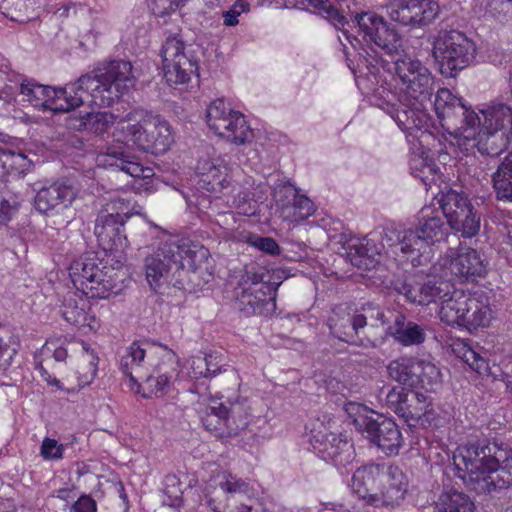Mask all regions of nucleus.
<instances>
[{
  "instance_id": "obj_1",
  "label": "nucleus",
  "mask_w": 512,
  "mask_h": 512,
  "mask_svg": "<svg viewBox=\"0 0 512 512\" xmlns=\"http://www.w3.org/2000/svg\"><path fill=\"white\" fill-rule=\"evenodd\" d=\"M136 78L129 61L115 60L82 75L64 88L36 87L35 107L69 111L81 106L87 98L100 106H110L134 88Z\"/></svg>"
},
{
  "instance_id": "obj_2",
  "label": "nucleus",
  "mask_w": 512,
  "mask_h": 512,
  "mask_svg": "<svg viewBox=\"0 0 512 512\" xmlns=\"http://www.w3.org/2000/svg\"><path fill=\"white\" fill-rule=\"evenodd\" d=\"M457 476L470 490L487 494L512 485V449L483 439L460 446L453 456Z\"/></svg>"
},
{
  "instance_id": "obj_3",
  "label": "nucleus",
  "mask_w": 512,
  "mask_h": 512,
  "mask_svg": "<svg viewBox=\"0 0 512 512\" xmlns=\"http://www.w3.org/2000/svg\"><path fill=\"white\" fill-rule=\"evenodd\" d=\"M439 317L448 325H458L471 332L488 327L493 314L488 298L483 293L471 294L453 290L451 296L441 305Z\"/></svg>"
},
{
  "instance_id": "obj_4",
  "label": "nucleus",
  "mask_w": 512,
  "mask_h": 512,
  "mask_svg": "<svg viewBox=\"0 0 512 512\" xmlns=\"http://www.w3.org/2000/svg\"><path fill=\"white\" fill-rule=\"evenodd\" d=\"M346 412L355 429L386 454H398L403 437L394 420L375 414L366 406L350 402Z\"/></svg>"
},
{
  "instance_id": "obj_5",
  "label": "nucleus",
  "mask_w": 512,
  "mask_h": 512,
  "mask_svg": "<svg viewBox=\"0 0 512 512\" xmlns=\"http://www.w3.org/2000/svg\"><path fill=\"white\" fill-rule=\"evenodd\" d=\"M69 275L75 288L88 298L105 299L117 293L116 272L106 266L95 252H88L74 261Z\"/></svg>"
},
{
  "instance_id": "obj_6",
  "label": "nucleus",
  "mask_w": 512,
  "mask_h": 512,
  "mask_svg": "<svg viewBox=\"0 0 512 512\" xmlns=\"http://www.w3.org/2000/svg\"><path fill=\"white\" fill-rule=\"evenodd\" d=\"M368 321H379L382 325L387 323L384 311L373 303L363 304L359 309H352L347 305H338L329 317L328 325L331 334L350 345L374 346L370 340L366 342L360 337V330L367 326Z\"/></svg>"
},
{
  "instance_id": "obj_7",
  "label": "nucleus",
  "mask_w": 512,
  "mask_h": 512,
  "mask_svg": "<svg viewBox=\"0 0 512 512\" xmlns=\"http://www.w3.org/2000/svg\"><path fill=\"white\" fill-rule=\"evenodd\" d=\"M432 55L446 77H455L474 60L476 46L458 30L441 29L433 36Z\"/></svg>"
},
{
  "instance_id": "obj_8",
  "label": "nucleus",
  "mask_w": 512,
  "mask_h": 512,
  "mask_svg": "<svg viewBox=\"0 0 512 512\" xmlns=\"http://www.w3.org/2000/svg\"><path fill=\"white\" fill-rule=\"evenodd\" d=\"M451 231V227L443 213V210L424 207L420 212L418 226L415 230H393L397 246L403 254L420 252L427 246L445 241Z\"/></svg>"
},
{
  "instance_id": "obj_9",
  "label": "nucleus",
  "mask_w": 512,
  "mask_h": 512,
  "mask_svg": "<svg viewBox=\"0 0 512 512\" xmlns=\"http://www.w3.org/2000/svg\"><path fill=\"white\" fill-rule=\"evenodd\" d=\"M245 399L237 397L218 403L211 400L201 416L203 426L216 438H229L239 434L249 423Z\"/></svg>"
},
{
  "instance_id": "obj_10",
  "label": "nucleus",
  "mask_w": 512,
  "mask_h": 512,
  "mask_svg": "<svg viewBox=\"0 0 512 512\" xmlns=\"http://www.w3.org/2000/svg\"><path fill=\"white\" fill-rule=\"evenodd\" d=\"M279 284L270 283L268 273H247L234 290L237 308L245 315H267L276 308V291Z\"/></svg>"
},
{
  "instance_id": "obj_11",
  "label": "nucleus",
  "mask_w": 512,
  "mask_h": 512,
  "mask_svg": "<svg viewBox=\"0 0 512 512\" xmlns=\"http://www.w3.org/2000/svg\"><path fill=\"white\" fill-rule=\"evenodd\" d=\"M388 71L399 79L406 96L421 106L431 101L434 91V77L429 69L417 58L402 53L396 57Z\"/></svg>"
},
{
  "instance_id": "obj_12",
  "label": "nucleus",
  "mask_w": 512,
  "mask_h": 512,
  "mask_svg": "<svg viewBox=\"0 0 512 512\" xmlns=\"http://www.w3.org/2000/svg\"><path fill=\"white\" fill-rule=\"evenodd\" d=\"M193 251L185 245L175 242L162 243L156 251L144 260L146 279L154 291L172 281L170 274L180 272L184 268V260L190 258Z\"/></svg>"
},
{
  "instance_id": "obj_13",
  "label": "nucleus",
  "mask_w": 512,
  "mask_h": 512,
  "mask_svg": "<svg viewBox=\"0 0 512 512\" xmlns=\"http://www.w3.org/2000/svg\"><path fill=\"white\" fill-rule=\"evenodd\" d=\"M126 131V140L138 149L155 155L167 152L173 143L169 123L159 115H148L136 124L121 126Z\"/></svg>"
},
{
  "instance_id": "obj_14",
  "label": "nucleus",
  "mask_w": 512,
  "mask_h": 512,
  "mask_svg": "<svg viewBox=\"0 0 512 512\" xmlns=\"http://www.w3.org/2000/svg\"><path fill=\"white\" fill-rule=\"evenodd\" d=\"M251 489L244 480L233 476L227 471L217 473L210 479L205 498L207 505L214 511L220 512L218 504L225 503L236 512H252V506L246 501L250 500Z\"/></svg>"
},
{
  "instance_id": "obj_15",
  "label": "nucleus",
  "mask_w": 512,
  "mask_h": 512,
  "mask_svg": "<svg viewBox=\"0 0 512 512\" xmlns=\"http://www.w3.org/2000/svg\"><path fill=\"white\" fill-rule=\"evenodd\" d=\"M108 206L112 211L106 209L98 214L94 233L104 250L122 252L129 246L124 234V224L129 217V202L117 199Z\"/></svg>"
},
{
  "instance_id": "obj_16",
  "label": "nucleus",
  "mask_w": 512,
  "mask_h": 512,
  "mask_svg": "<svg viewBox=\"0 0 512 512\" xmlns=\"http://www.w3.org/2000/svg\"><path fill=\"white\" fill-rule=\"evenodd\" d=\"M386 406L410 426L424 425L434 417L428 397L404 387H393L385 397Z\"/></svg>"
},
{
  "instance_id": "obj_17",
  "label": "nucleus",
  "mask_w": 512,
  "mask_h": 512,
  "mask_svg": "<svg viewBox=\"0 0 512 512\" xmlns=\"http://www.w3.org/2000/svg\"><path fill=\"white\" fill-rule=\"evenodd\" d=\"M438 202L451 230L460 232L465 238H471L479 232L480 215L465 195L449 190L441 195Z\"/></svg>"
},
{
  "instance_id": "obj_18",
  "label": "nucleus",
  "mask_w": 512,
  "mask_h": 512,
  "mask_svg": "<svg viewBox=\"0 0 512 512\" xmlns=\"http://www.w3.org/2000/svg\"><path fill=\"white\" fill-rule=\"evenodd\" d=\"M206 118L210 129L234 144H244L251 134L244 115L227 107L223 99L208 106Z\"/></svg>"
},
{
  "instance_id": "obj_19",
  "label": "nucleus",
  "mask_w": 512,
  "mask_h": 512,
  "mask_svg": "<svg viewBox=\"0 0 512 512\" xmlns=\"http://www.w3.org/2000/svg\"><path fill=\"white\" fill-rule=\"evenodd\" d=\"M161 56L164 77L170 85L187 83L191 75L198 70L197 61L178 36H170L166 39L161 49Z\"/></svg>"
},
{
  "instance_id": "obj_20",
  "label": "nucleus",
  "mask_w": 512,
  "mask_h": 512,
  "mask_svg": "<svg viewBox=\"0 0 512 512\" xmlns=\"http://www.w3.org/2000/svg\"><path fill=\"white\" fill-rule=\"evenodd\" d=\"M359 31L365 41L373 43L389 56H399L402 51V38L397 30L383 17L366 12L355 16Z\"/></svg>"
},
{
  "instance_id": "obj_21",
  "label": "nucleus",
  "mask_w": 512,
  "mask_h": 512,
  "mask_svg": "<svg viewBox=\"0 0 512 512\" xmlns=\"http://www.w3.org/2000/svg\"><path fill=\"white\" fill-rule=\"evenodd\" d=\"M441 266L445 269L443 276L449 274L461 281L482 277L486 272L485 265L475 249L461 247L449 249L442 258Z\"/></svg>"
},
{
  "instance_id": "obj_22",
  "label": "nucleus",
  "mask_w": 512,
  "mask_h": 512,
  "mask_svg": "<svg viewBox=\"0 0 512 512\" xmlns=\"http://www.w3.org/2000/svg\"><path fill=\"white\" fill-rule=\"evenodd\" d=\"M396 290L412 303L428 305L438 300L442 302L447 300L453 292V285L449 280L434 276L428 277L426 280L416 285H413L412 282L403 281L396 286ZM442 304L443 303H441V305Z\"/></svg>"
},
{
  "instance_id": "obj_23",
  "label": "nucleus",
  "mask_w": 512,
  "mask_h": 512,
  "mask_svg": "<svg viewBox=\"0 0 512 512\" xmlns=\"http://www.w3.org/2000/svg\"><path fill=\"white\" fill-rule=\"evenodd\" d=\"M313 438V447L322 454L323 459L333 462L337 467H346L353 462L355 449L346 435L319 432Z\"/></svg>"
},
{
  "instance_id": "obj_24",
  "label": "nucleus",
  "mask_w": 512,
  "mask_h": 512,
  "mask_svg": "<svg viewBox=\"0 0 512 512\" xmlns=\"http://www.w3.org/2000/svg\"><path fill=\"white\" fill-rule=\"evenodd\" d=\"M407 487L408 479L398 466L386 467L372 506L388 509L399 506L404 500Z\"/></svg>"
},
{
  "instance_id": "obj_25",
  "label": "nucleus",
  "mask_w": 512,
  "mask_h": 512,
  "mask_svg": "<svg viewBox=\"0 0 512 512\" xmlns=\"http://www.w3.org/2000/svg\"><path fill=\"white\" fill-rule=\"evenodd\" d=\"M77 196L75 187L65 181H57L38 190L34 204L41 213L58 212L69 207Z\"/></svg>"
},
{
  "instance_id": "obj_26",
  "label": "nucleus",
  "mask_w": 512,
  "mask_h": 512,
  "mask_svg": "<svg viewBox=\"0 0 512 512\" xmlns=\"http://www.w3.org/2000/svg\"><path fill=\"white\" fill-rule=\"evenodd\" d=\"M97 164L118 170L133 178L148 179L153 176V170L144 167L134 155L115 147H109L105 152L100 153L97 156Z\"/></svg>"
},
{
  "instance_id": "obj_27",
  "label": "nucleus",
  "mask_w": 512,
  "mask_h": 512,
  "mask_svg": "<svg viewBox=\"0 0 512 512\" xmlns=\"http://www.w3.org/2000/svg\"><path fill=\"white\" fill-rule=\"evenodd\" d=\"M277 203L281 205L285 218L301 222L311 216L315 209L313 202L305 195L299 194L290 183L282 185L276 191Z\"/></svg>"
},
{
  "instance_id": "obj_28",
  "label": "nucleus",
  "mask_w": 512,
  "mask_h": 512,
  "mask_svg": "<svg viewBox=\"0 0 512 512\" xmlns=\"http://www.w3.org/2000/svg\"><path fill=\"white\" fill-rule=\"evenodd\" d=\"M385 470L386 467L379 464L359 467L351 479L352 492L365 504L372 506Z\"/></svg>"
},
{
  "instance_id": "obj_29",
  "label": "nucleus",
  "mask_w": 512,
  "mask_h": 512,
  "mask_svg": "<svg viewBox=\"0 0 512 512\" xmlns=\"http://www.w3.org/2000/svg\"><path fill=\"white\" fill-rule=\"evenodd\" d=\"M465 131L467 132L465 138L470 142L469 145L476 148L483 156L498 157L512 143V135L486 128L483 125L476 133L468 129Z\"/></svg>"
},
{
  "instance_id": "obj_30",
  "label": "nucleus",
  "mask_w": 512,
  "mask_h": 512,
  "mask_svg": "<svg viewBox=\"0 0 512 512\" xmlns=\"http://www.w3.org/2000/svg\"><path fill=\"white\" fill-rule=\"evenodd\" d=\"M433 105L443 127L458 126L459 117L466 113V105L462 99L446 88L437 91Z\"/></svg>"
},
{
  "instance_id": "obj_31",
  "label": "nucleus",
  "mask_w": 512,
  "mask_h": 512,
  "mask_svg": "<svg viewBox=\"0 0 512 512\" xmlns=\"http://www.w3.org/2000/svg\"><path fill=\"white\" fill-rule=\"evenodd\" d=\"M90 306L86 299L77 297L74 293H68L64 298L60 312L63 318L78 328H95L96 319L89 313Z\"/></svg>"
},
{
  "instance_id": "obj_32",
  "label": "nucleus",
  "mask_w": 512,
  "mask_h": 512,
  "mask_svg": "<svg viewBox=\"0 0 512 512\" xmlns=\"http://www.w3.org/2000/svg\"><path fill=\"white\" fill-rule=\"evenodd\" d=\"M386 334L404 346L420 345L426 339L424 327L407 321L406 317L400 313L396 315L393 324L387 328Z\"/></svg>"
},
{
  "instance_id": "obj_33",
  "label": "nucleus",
  "mask_w": 512,
  "mask_h": 512,
  "mask_svg": "<svg viewBox=\"0 0 512 512\" xmlns=\"http://www.w3.org/2000/svg\"><path fill=\"white\" fill-rule=\"evenodd\" d=\"M148 350L139 343L134 342L126 349V353L121 357L120 369L124 375L130 378L132 382H138L144 379L148 371Z\"/></svg>"
},
{
  "instance_id": "obj_34",
  "label": "nucleus",
  "mask_w": 512,
  "mask_h": 512,
  "mask_svg": "<svg viewBox=\"0 0 512 512\" xmlns=\"http://www.w3.org/2000/svg\"><path fill=\"white\" fill-rule=\"evenodd\" d=\"M425 104L422 106L415 101L411 107L400 105L392 108L391 117L403 131H411L413 129H422L428 122V115L424 111Z\"/></svg>"
},
{
  "instance_id": "obj_35",
  "label": "nucleus",
  "mask_w": 512,
  "mask_h": 512,
  "mask_svg": "<svg viewBox=\"0 0 512 512\" xmlns=\"http://www.w3.org/2000/svg\"><path fill=\"white\" fill-rule=\"evenodd\" d=\"M486 128L512 135V109L504 103H493L481 111Z\"/></svg>"
},
{
  "instance_id": "obj_36",
  "label": "nucleus",
  "mask_w": 512,
  "mask_h": 512,
  "mask_svg": "<svg viewBox=\"0 0 512 512\" xmlns=\"http://www.w3.org/2000/svg\"><path fill=\"white\" fill-rule=\"evenodd\" d=\"M346 253L351 264L358 269L370 270L378 263L375 259L377 249L367 239L350 242L346 248Z\"/></svg>"
},
{
  "instance_id": "obj_37",
  "label": "nucleus",
  "mask_w": 512,
  "mask_h": 512,
  "mask_svg": "<svg viewBox=\"0 0 512 512\" xmlns=\"http://www.w3.org/2000/svg\"><path fill=\"white\" fill-rule=\"evenodd\" d=\"M147 363L153 373L174 374L178 367V357L166 346L151 345L148 349Z\"/></svg>"
},
{
  "instance_id": "obj_38",
  "label": "nucleus",
  "mask_w": 512,
  "mask_h": 512,
  "mask_svg": "<svg viewBox=\"0 0 512 512\" xmlns=\"http://www.w3.org/2000/svg\"><path fill=\"white\" fill-rule=\"evenodd\" d=\"M492 182L497 200L512 202V150L498 165Z\"/></svg>"
},
{
  "instance_id": "obj_39",
  "label": "nucleus",
  "mask_w": 512,
  "mask_h": 512,
  "mask_svg": "<svg viewBox=\"0 0 512 512\" xmlns=\"http://www.w3.org/2000/svg\"><path fill=\"white\" fill-rule=\"evenodd\" d=\"M134 113L129 112L124 116L116 115L109 111L87 112V131L101 135L107 132L115 123L124 124L133 120Z\"/></svg>"
},
{
  "instance_id": "obj_40",
  "label": "nucleus",
  "mask_w": 512,
  "mask_h": 512,
  "mask_svg": "<svg viewBox=\"0 0 512 512\" xmlns=\"http://www.w3.org/2000/svg\"><path fill=\"white\" fill-rule=\"evenodd\" d=\"M308 2V5L317 9L318 13L328 20L335 28L341 29L342 34L344 35L345 39L353 46L355 47L356 44H359L360 41L349 34V32L344 28L346 24H348V21L346 17L337 9L335 8L328 0H306Z\"/></svg>"
},
{
  "instance_id": "obj_41",
  "label": "nucleus",
  "mask_w": 512,
  "mask_h": 512,
  "mask_svg": "<svg viewBox=\"0 0 512 512\" xmlns=\"http://www.w3.org/2000/svg\"><path fill=\"white\" fill-rule=\"evenodd\" d=\"M202 176V181L209 186L207 189L212 192H221L227 189L230 181L227 179L228 173L226 166L216 161H205L198 167Z\"/></svg>"
},
{
  "instance_id": "obj_42",
  "label": "nucleus",
  "mask_w": 512,
  "mask_h": 512,
  "mask_svg": "<svg viewBox=\"0 0 512 512\" xmlns=\"http://www.w3.org/2000/svg\"><path fill=\"white\" fill-rule=\"evenodd\" d=\"M436 510L437 512H474L475 506L469 496L463 492L450 490L440 496Z\"/></svg>"
},
{
  "instance_id": "obj_43",
  "label": "nucleus",
  "mask_w": 512,
  "mask_h": 512,
  "mask_svg": "<svg viewBox=\"0 0 512 512\" xmlns=\"http://www.w3.org/2000/svg\"><path fill=\"white\" fill-rule=\"evenodd\" d=\"M205 362L209 368V377H216L218 374H223V380L229 383L232 388L239 386V376L237 372L230 366L223 364V357L217 352L205 354Z\"/></svg>"
},
{
  "instance_id": "obj_44",
  "label": "nucleus",
  "mask_w": 512,
  "mask_h": 512,
  "mask_svg": "<svg viewBox=\"0 0 512 512\" xmlns=\"http://www.w3.org/2000/svg\"><path fill=\"white\" fill-rule=\"evenodd\" d=\"M415 359L400 358L392 361L387 369L390 377L395 381L411 388H415Z\"/></svg>"
},
{
  "instance_id": "obj_45",
  "label": "nucleus",
  "mask_w": 512,
  "mask_h": 512,
  "mask_svg": "<svg viewBox=\"0 0 512 512\" xmlns=\"http://www.w3.org/2000/svg\"><path fill=\"white\" fill-rule=\"evenodd\" d=\"M481 6L474 7L476 14H486L498 20L505 22L512 19V0H477Z\"/></svg>"
},
{
  "instance_id": "obj_46",
  "label": "nucleus",
  "mask_w": 512,
  "mask_h": 512,
  "mask_svg": "<svg viewBox=\"0 0 512 512\" xmlns=\"http://www.w3.org/2000/svg\"><path fill=\"white\" fill-rule=\"evenodd\" d=\"M418 0H394L387 6L390 18L403 26L411 27Z\"/></svg>"
},
{
  "instance_id": "obj_47",
  "label": "nucleus",
  "mask_w": 512,
  "mask_h": 512,
  "mask_svg": "<svg viewBox=\"0 0 512 512\" xmlns=\"http://www.w3.org/2000/svg\"><path fill=\"white\" fill-rule=\"evenodd\" d=\"M415 387L432 388L434 384L440 381V371L431 362L424 360H415Z\"/></svg>"
},
{
  "instance_id": "obj_48",
  "label": "nucleus",
  "mask_w": 512,
  "mask_h": 512,
  "mask_svg": "<svg viewBox=\"0 0 512 512\" xmlns=\"http://www.w3.org/2000/svg\"><path fill=\"white\" fill-rule=\"evenodd\" d=\"M411 28H421L429 25L439 14V4L434 0H418Z\"/></svg>"
},
{
  "instance_id": "obj_49",
  "label": "nucleus",
  "mask_w": 512,
  "mask_h": 512,
  "mask_svg": "<svg viewBox=\"0 0 512 512\" xmlns=\"http://www.w3.org/2000/svg\"><path fill=\"white\" fill-rule=\"evenodd\" d=\"M456 351L458 356L477 373L483 374L489 371L488 361L469 345L462 343L458 345Z\"/></svg>"
},
{
  "instance_id": "obj_50",
  "label": "nucleus",
  "mask_w": 512,
  "mask_h": 512,
  "mask_svg": "<svg viewBox=\"0 0 512 512\" xmlns=\"http://www.w3.org/2000/svg\"><path fill=\"white\" fill-rule=\"evenodd\" d=\"M173 374L146 372L145 380L148 389L155 395H163L169 387Z\"/></svg>"
},
{
  "instance_id": "obj_51",
  "label": "nucleus",
  "mask_w": 512,
  "mask_h": 512,
  "mask_svg": "<svg viewBox=\"0 0 512 512\" xmlns=\"http://www.w3.org/2000/svg\"><path fill=\"white\" fill-rule=\"evenodd\" d=\"M18 344L11 336L0 338V373H5L11 366L14 356L17 354Z\"/></svg>"
},
{
  "instance_id": "obj_52",
  "label": "nucleus",
  "mask_w": 512,
  "mask_h": 512,
  "mask_svg": "<svg viewBox=\"0 0 512 512\" xmlns=\"http://www.w3.org/2000/svg\"><path fill=\"white\" fill-rule=\"evenodd\" d=\"M250 10V4L246 0L235 1L227 10L222 12L225 26H235L239 23L238 17Z\"/></svg>"
},
{
  "instance_id": "obj_53",
  "label": "nucleus",
  "mask_w": 512,
  "mask_h": 512,
  "mask_svg": "<svg viewBox=\"0 0 512 512\" xmlns=\"http://www.w3.org/2000/svg\"><path fill=\"white\" fill-rule=\"evenodd\" d=\"M163 492L170 499V506L176 505L182 497V489L179 478L174 474H168L163 482Z\"/></svg>"
},
{
  "instance_id": "obj_54",
  "label": "nucleus",
  "mask_w": 512,
  "mask_h": 512,
  "mask_svg": "<svg viewBox=\"0 0 512 512\" xmlns=\"http://www.w3.org/2000/svg\"><path fill=\"white\" fill-rule=\"evenodd\" d=\"M64 445L52 438H44L40 454L45 460H59L63 457Z\"/></svg>"
},
{
  "instance_id": "obj_55",
  "label": "nucleus",
  "mask_w": 512,
  "mask_h": 512,
  "mask_svg": "<svg viewBox=\"0 0 512 512\" xmlns=\"http://www.w3.org/2000/svg\"><path fill=\"white\" fill-rule=\"evenodd\" d=\"M30 0H0V12L12 20H17L15 17L18 14L28 9Z\"/></svg>"
},
{
  "instance_id": "obj_56",
  "label": "nucleus",
  "mask_w": 512,
  "mask_h": 512,
  "mask_svg": "<svg viewBox=\"0 0 512 512\" xmlns=\"http://www.w3.org/2000/svg\"><path fill=\"white\" fill-rule=\"evenodd\" d=\"M18 207L19 202L15 199L12 201L6 199L0 200V223L7 224L17 212Z\"/></svg>"
},
{
  "instance_id": "obj_57",
  "label": "nucleus",
  "mask_w": 512,
  "mask_h": 512,
  "mask_svg": "<svg viewBox=\"0 0 512 512\" xmlns=\"http://www.w3.org/2000/svg\"><path fill=\"white\" fill-rule=\"evenodd\" d=\"M96 502L89 495H82L70 507V512H96Z\"/></svg>"
},
{
  "instance_id": "obj_58",
  "label": "nucleus",
  "mask_w": 512,
  "mask_h": 512,
  "mask_svg": "<svg viewBox=\"0 0 512 512\" xmlns=\"http://www.w3.org/2000/svg\"><path fill=\"white\" fill-rule=\"evenodd\" d=\"M87 112L84 114L82 112L74 111L66 118V126L75 131H87Z\"/></svg>"
},
{
  "instance_id": "obj_59",
  "label": "nucleus",
  "mask_w": 512,
  "mask_h": 512,
  "mask_svg": "<svg viewBox=\"0 0 512 512\" xmlns=\"http://www.w3.org/2000/svg\"><path fill=\"white\" fill-rule=\"evenodd\" d=\"M254 245L259 250L270 254V255H276L279 254L280 248L277 242L273 238L269 237H260L257 238L254 242Z\"/></svg>"
},
{
  "instance_id": "obj_60",
  "label": "nucleus",
  "mask_w": 512,
  "mask_h": 512,
  "mask_svg": "<svg viewBox=\"0 0 512 512\" xmlns=\"http://www.w3.org/2000/svg\"><path fill=\"white\" fill-rule=\"evenodd\" d=\"M191 374L192 377L196 379L200 377L210 378L209 368H207V363L205 362L204 357L197 356L192 359Z\"/></svg>"
},
{
  "instance_id": "obj_61",
  "label": "nucleus",
  "mask_w": 512,
  "mask_h": 512,
  "mask_svg": "<svg viewBox=\"0 0 512 512\" xmlns=\"http://www.w3.org/2000/svg\"><path fill=\"white\" fill-rule=\"evenodd\" d=\"M39 86L40 84L29 80H23L20 84V93L26 96L27 101H29L33 106H35V101L37 99L36 87Z\"/></svg>"
},
{
  "instance_id": "obj_62",
  "label": "nucleus",
  "mask_w": 512,
  "mask_h": 512,
  "mask_svg": "<svg viewBox=\"0 0 512 512\" xmlns=\"http://www.w3.org/2000/svg\"><path fill=\"white\" fill-rule=\"evenodd\" d=\"M69 10H73V14L76 15L77 13H83L87 10L85 5H82L80 3H68L66 5H63L62 7L58 8L55 12L59 17H69Z\"/></svg>"
},
{
  "instance_id": "obj_63",
  "label": "nucleus",
  "mask_w": 512,
  "mask_h": 512,
  "mask_svg": "<svg viewBox=\"0 0 512 512\" xmlns=\"http://www.w3.org/2000/svg\"><path fill=\"white\" fill-rule=\"evenodd\" d=\"M477 122L482 123L478 115L466 107V113L462 117H459L458 125H460V128H463L465 125L472 128Z\"/></svg>"
},
{
  "instance_id": "obj_64",
  "label": "nucleus",
  "mask_w": 512,
  "mask_h": 512,
  "mask_svg": "<svg viewBox=\"0 0 512 512\" xmlns=\"http://www.w3.org/2000/svg\"><path fill=\"white\" fill-rule=\"evenodd\" d=\"M9 159L12 161H15L16 159L23 160V159H25V157L21 153L16 154V153H14L10 150L4 149L3 147L0 146V163L5 165L6 161Z\"/></svg>"
}]
</instances>
